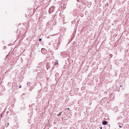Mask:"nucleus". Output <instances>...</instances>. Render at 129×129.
Masks as SVG:
<instances>
[{
    "mask_svg": "<svg viewBox=\"0 0 129 129\" xmlns=\"http://www.w3.org/2000/svg\"><path fill=\"white\" fill-rule=\"evenodd\" d=\"M108 122H107L105 120L104 121L102 122V124L103 125H106L107 124Z\"/></svg>",
    "mask_w": 129,
    "mask_h": 129,
    "instance_id": "nucleus-1",
    "label": "nucleus"
},
{
    "mask_svg": "<svg viewBox=\"0 0 129 129\" xmlns=\"http://www.w3.org/2000/svg\"><path fill=\"white\" fill-rule=\"evenodd\" d=\"M62 113L61 112H60L59 113V114L57 115L58 116H59L60 115H61V114Z\"/></svg>",
    "mask_w": 129,
    "mask_h": 129,
    "instance_id": "nucleus-2",
    "label": "nucleus"
},
{
    "mask_svg": "<svg viewBox=\"0 0 129 129\" xmlns=\"http://www.w3.org/2000/svg\"><path fill=\"white\" fill-rule=\"evenodd\" d=\"M46 51V50L45 49H43V48H42V51Z\"/></svg>",
    "mask_w": 129,
    "mask_h": 129,
    "instance_id": "nucleus-3",
    "label": "nucleus"
},
{
    "mask_svg": "<svg viewBox=\"0 0 129 129\" xmlns=\"http://www.w3.org/2000/svg\"><path fill=\"white\" fill-rule=\"evenodd\" d=\"M58 64V62H55V65H56L57 64Z\"/></svg>",
    "mask_w": 129,
    "mask_h": 129,
    "instance_id": "nucleus-4",
    "label": "nucleus"
},
{
    "mask_svg": "<svg viewBox=\"0 0 129 129\" xmlns=\"http://www.w3.org/2000/svg\"><path fill=\"white\" fill-rule=\"evenodd\" d=\"M42 39H39V41H40Z\"/></svg>",
    "mask_w": 129,
    "mask_h": 129,
    "instance_id": "nucleus-5",
    "label": "nucleus"
},
{
    "mask_svg": "<svg viewBox=\"0 0 129 129\" xmlns=\"http://www.w3.org/2000/svg\"><path fill=\"white\" fill-rule=\"evenodd\" d=\"M21 86H20L19 87V88H21Z\"/></svg>",
    "mask_w": 129,
    "mask_h": 129,
    "instance_id": "nucleus-6",
    "label": "nucleus"
},
{
    "mask_svg": "<svg viewBox=\"0 0 129 129\" xmlns=\"http://www.w3.org/2000/svg\"><path fill=\"white\" fill-rule=\"evenodd\" d=\"M119 127H120V128H121V127H121V126H119Z\"/></svg>",
    "mask_w": 129,
    "mask_h": 129,
    "instance_id": "nucleus-7",
    "label": "nucleus"
},
{
    "mask_svg": "<svg viewBox=\"0 0 129 129\" xmlns=\"http://www.w3.org/2000/svg\"><path fill=\"white\" fill-rule=\"evenodd\" d=\"M67 109H68V110H69L70 109H69V108H67Z\"/></svg>",
    "mask_w": 129,
    "mask_h": 129,
    "instance_id": "nucleus-8",
    "label": "nucleus"
}]
</instances>
